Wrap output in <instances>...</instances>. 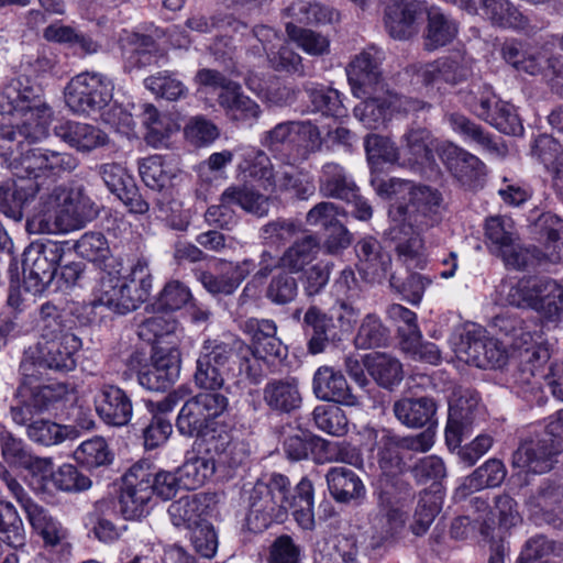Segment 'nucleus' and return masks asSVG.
Masks as SVG:
<instances>
[{"mask_svg": "<svg viewBox=\"0 0 563 563\" xmlns=\"http://www.w3.org/2000/svg\"><path fill=\"white\" fill-rule=\"evenodd\" d=\"M219 104L224 109L228 117L235 121L247 122L258 118L260 106L245 96L236 82L229 86L228 90L221 91L218 96Z\"/></svg>", "mask_w": 563, "mask_h": 563, "instance_id": "46", "label": "nucleus"}, {"mask_svg": "<svg viewBox=\"0 0 563 563\" xmlns=\"http://www.w3.org/2000/svg\"><path fill=\"white\" fill-rule=\"evenodd\" d=\"M479 9L498 26L517 27L526 23L522 13L509 0H481Z\"/></svg>", "mask_w": 563, "mask_h": 563, "instance_id": "62", "label": "nucleus"}, {"mask_svg": "<svg viewBox=\"0 0 563 563\" xmlns=\"http://www.w3.org/2000/svg\"><path fill=\"white\" fill-rule=\"evenodd\" d=\"M26 437L34 443L51 446L65 440H75L80 432L75 426L59 424L49 419L38 418L26 429Z\"/></svg>", "mask_w": 563, "mask_h": 563, "instance_id": "49", "label": "nucleus"}, {"mask_svg": "<svg viewBox=\"0 0 563 563\" xmlns=\"http://www.w3.org/2000/svg\"><path fill=\"white\" fill-rule=\"evenodd\" d=\"M358 97L364 98V101L354 108V114L368 129H377L384 124L388 112L397 106L402 107L405 111L430 108V104L420 100L391 93L385 95L384 87L378 88L376 92L371 90V93H360Z\"/></svg>", "mask_w": 563, "mask_h": 563, "instance_id": "18", "label": "nucleus"}, {"mask_svg": "<svg viewBox=\"0 0 563 563\" xmlns=\"http://www.w3.org/2000/svg\"><path fill=\"white\" fill-rule=\"evenodd\" d=\"M142 464H133L123 477L119 505L120 512L126 520H135L150 512L152 490Z\"/></svg>", "mask_w": 563, "mask_h": 563, "instance_id": "19", "label": "nucleus"}, {"mask_svg": "<svg viewBox=\"0 0 563 563\" xmlns=\"http://www.w3.org/2000/svg\"><path fill=\"white\" fill-rule=\"evenodd\" d=\"M100 175L109 188L130 212L144 214L150 209L147 199L140 192L133 176L118 163H108L100 166Z\"/></svg>", "mask_w": 563, "mask_h": 563, "instance_id": "22", "label": "nucleus"}, {"mask_svg": "<svg viewBox=\"0 0 563 563\" xmlns=\"http://www.w3.org/2000/svg\"><path fill=\"white\" fill-rule=\"evenodd\" d=\"M440 156L451 175L463 187L476 189L483 185L486 166L477 156L453 143L443 145Z\"/></svg>", "mask_w": 563, "mask_h": 563, "instance_id": "21", "label": "nucleus"}, {"mask_svg": "<svg viewBox=\"0 0 563 563\" xmlns=\"http://www.w3.org/2000/svg\"><path fill=\"white\" fill-rule=\"evenodd\" d=\"M465 103L479 119L508 135L523 132L521 120L512 104L501 100L489 85H473Z\"/></svg>", "mask_w": 563, "mask_h": 563, "instance_id": "11", "label": "nucleus"}, {"mask_svg": "<svg viewBox=\"0 0 563 563\" xmlns=\"http://www.w3.org/2000/svg\"><path fill=\"white\" fill-rule=\"evenodd\" d=\"M389 330L376 313H367L361 320L354 343L356 347L368 350L386 345Z\"/></svg>", "mask_w": 563, "mask_h": 563, "instance_id": "58", "label": "nucleus"}, {"mask_svg": "<svg viewBox=\"0 0 563 563\" xmlns=\"http://www.w3.org/2000/svg\"><path fill=\"white\" fill-rule=\"evenodd\" d=\"M406 520L407 515L402 509L377 507V512L371 517V547L380 548L395 538L405 528Z\"/></svg>", "mask_w": 563, "mask_h": 563, "instance_id": "41", "label": "nucleus"}, {"mask_svg": "<svg viewBox=\"0 0 563 563\" xmlns=\"http://www.w3.org/2000/svg\"><path fill=\"white\" fill-rule=\"evenodd\" d=\"M358 257V271L368 283H382L388 275L391 257L383 251L380 243L373 236L361 239L355 246Z\"/></svg>", "mask_w": 563, "mask_h": 563, "instance_id": "31", "label": "nucleus"}, {"mask_svg": "<svg viewBox=\"0 0 563 563\" xmlns=\"http://www.w3.org/2000/svg\"><path fill=\"white\" fill-rule=\"evenodd\" d=\"M563 544L544 534H534L522 544L516 563H558Z\"/></svg>", "mask_w": 563, "mask_h": 563, "instance_id": "48", "label": "nucleus"}, {"mask_svg": "<svg viewBox=\"0 0 563 563\" xmlns=\"http://www.w3.org/2000/svg\"><path fill=\"white\" fill-rule=\"evenodd\" d=\"M207 452L214 462L216 470L224 468L229 471L242 466L250 455L247 443L233 438L227 431L211 434L207 441Z\"/></svg>", "mask_w": 563, "mask_h": 563, "instance_id": "29", "label": "nucleus"}, {"mask_svg": "<svg viewBox=\"0 0 563 563\" xmlns=\"http://www.w3.org/2000/svg\"><path fill=\"white\" fill-rule=\"evenodd\" d=\"M0 539L15 549L25 544L23 521L10 501H0Z\"/></svg>", "mask_w": 563, "mask_h": 563, "instance_id": "61", "label": "nucleus"}, {"mask_svg": "<svg viewBox=\"0 0 563 563\" xmlns=\"http://www.w3.org/2000/svg\"><path fill=\"white\" fill-rule=\"evenodd\" d=\"M41 340L24 352L20 373L26 379L38 380L43 369L66 373L76 367L75 353L81 347V339L65 329L58 309L44 303L40 310Z\"/></svg>", "mask_w": 563, "mask_h": 563, "instance_id": "2", "label": "nucleus"}, {"mask_svg": "<svg viewBox=\"0 0 563 563\" xmlns=\"http://www.w3.org/2000/svg\"><path fill=\"white\" fill-rule=\"evenodd\" d=\"M64 255V245L51 240L32 242L23 252L24 289L42 294L54 280L57 265Z\"/></svg>", "mask_w": 563, "mask_h": 563, "instance_id": "10", "label": "nucleus"}, {"mask_svg": "<svg viewBox=\"0 0 563 563\" xmlns=\"http://www.w3.org/2000/svg\"><path fill=\"white\" fill-rule=\"evenodd\" d=\"M216 472L214 462L210 456L188 454L185 462L176 470L183 488L191 490L205 484Z\"/></svg>", "mask_w": 563, "mask_h": 563, "instance_id": "54", "label": "nucleus"}, {"mask_svg": "<svg viewBox=\"0 0 563 563\" xmlns=\"http://www.w3.org/2000/svg\"><path fill=\"white\" fill-rule=\"evenodd\" d=\"M330 495L339 503L347 504L365 496V486L360 476L352 470L335 466L325 474Z\"/></svg>", "mask_w": 563, "mask_h": 563, "instance_id": "39", "label": "nucleus"}, {"mask_svg": "<svg viewBox=\"0 0 563 563\" xmlns=\"http://www.w3.org/2000/svg\"><path fill=\"white\" fill-rule=\"evenodd\" d=\"M371 186L378 197L393 201L385 236L395 243L398 260L408 269L423 268L426 256L420 234L439 223L442 194L431 186L396 177L373 176Z\"/></svg>", "mask_w": 563, "mask_h": 563, "instance_id": "1", "label": "nucleus"}, {"mask_svg": "<svg viewBox=\"0 0 563 563\" xmlns=\"http://www.w3.org/2000/svg\"><path fill=\"white\" fill-rule=\"evenodd\" d=\"M446 121L451 129L465 140L475 142L488 152H499L497 143L493 141L490 135L486 133L481 125L476 124L464 114L456 112L450 113L446 115Z\"/></svg>", "mask_w": 563, "mask_h": 563, "instance_id": "63", "label": "nucleus"}, {"mask_svg": "<svg viewBox=\"0 0 563 563\" xmlns=\"http://www.w3.org/2000/svg\"><path fill=\"white\" fill-rule=\"evenodd\" d=\"M15 177L13 183L0 186V212L14 222H21L24 209L40 192V183L23 175Z\"/></svg>", "mask_w": 563, "mask_h": 563, "instance_id": "28", "label": "nucleus"}, {"mask_svg": "<svg viewBox=\"0 0 563 563\" xmlns=\"http://www.w3.org/2000/svg\"><path fill=\"white\" fill-rule=\"evenodd\" d=\"M507 301L518 308H531L543 318L558 321L563 316V285L549 277H529L511 287Z\"/></svg>", "mask_w": 563, "mask_h": 563, "instance_id": "8", "label": "nucleus"}, {"mask_svg": "<svg viewBox=\"0 0 563 563\" xmlns=\"http://www.w3.org/2000/svg\"><path fill=\"white\" fill-rule=\"evenodd\" d=\"M144 86L156 97L176 101L188 95V88L169 70H161L144 79Z\"/></svg>", "mask_w": 563, "mask_h": 563, "instance_id": "59", "label": "nucleus"}, {"mask_svg": "<svg viewBox=\"0 0 563 563\" xmlns=\"http://www.w3.org/2000/svg\"><path fill=\"white\" fill-rule=\"evenodd\" d=\"M420 4L416 0H389L384 22L388 34L396 40H407L416 32V19Z\"/></svg>", "mask_w": 563, "mask_h": 563, "instance_id": "33", "label": "nucleus"}, {"mask_svg": "<svg viewBox=\"0 0 563 563\" xmlns=\"http://www.w3.org/2000/svg\"><path fill=\"white\" fill-rule=\"evenodd\" d=\"M93 404L98 417L110 427H125L132 419V399L115 385H101L93 397Z\"/></svg>", "mask_w": 563, "mask_h": 563, "instance_id": "24", "label": "nucleus"}, {"mask_svg": "<svg viewBox=\"0 0 563 563\" xmlns=\"http://www.w3.org/2000/svg\"><path fill=\"white\" fill-rule=\"evenodd\" d=\"M245 375L252 383L261 380L255 361L251 360V347L240 341L227 343L219 340H205L198 351L194 382L205 390H220L228 379Z\"/></svg>", "mask_w": 563, "mask_h": 563, "instance_id": "3", "label": "nucleus"}, {"mask_svg": "<svg viewBox=\"0 0 563 563\" xmlns=\"http://www.w3.org/2000/svg\"><path fill=\"white\" fill-rule=\"evenodd\" d=\"M263 399L269 409L289 413L301 406L298 380L294 377L269 380L263 389Z\"/></svg>", "mask_w": 563, "mask_h": 563, "instance_id": "36", "label": "nucleus"}, {"mask_svg": "<svg viewBox=\"0 0 563 563\" xmlns=\"http://www.w3.org/2000/svg\"><path fill=\"white\" fill-rule=\"evenodd\" d=\"M113 89L112 80L106 75L85 71L73 77L65 87V102L74 113L89 114L110 103Z\"/></svg>", "mask_w": 563, "mask_h": 563, "instance_id": "12", "label": "nucleus"}, {"mask_svg": "<svg viewBox=\"0 0 563 563\" xmlns=\"http://www.w3.org/2000/svg\"><path fill=\"white\" fill-rule=\"evenodd\" d=\"M48 136V129L37 124L29 118L18 125L0 126V156L9 162L15 174V164L29 148L26 146L38 143Z\"/></svg>", "mask_w": 563, "mask_h": 563, "instance_id": "20", "label": "nucleus"}, {"mask_svg": "<svg viewBox=\"0 0 563 563\" xmlns=\"http://www.w3.org/2000/svg\"><path fill=\"white\" fill-rule=\"evenodd\" d=\"M25 516L33 530L43 539L46 549H55L64 543L66 530L43 506L36 504Z\"/></svg>", "mask_w": 563, "mask_h": 563, "instance_id": "47", "label": "nucleus"}, {"mask_svg": "<svg viewBox=\"0 0 563 563\" xmlns=\"http://www.w3.org/2000/svg\"><path fill=\"white\" fill-rule=\"evenodd\" d=\"M312 391L323 401L349 407H358L362 404L361 397L352 393L344 375L331 366H321L314 372Z\"/></svg>", "mask_w": 563, "mask_h": 563, "instance_id": "27", "label": "nucleus"}, {"mask_svg": "<svg viewBox=\"0 0 563 563\" xmlns=\"http://www.w3.org/2000/svg\"><path fill=\"white\" fill-rule=\"evenodd\" d=\"M290 482L282 474L258 479L249 496L247 527L262 532L273 522H280L289 510Z\"/></svg>", "mask_w": 563, "mask_h": 563, "instance_id": "5", "label": "nucleus"}, {"mask_svg": "<svg viewBox=\"0 0 563 563\" xmlns=\"http://www.w3.org/2000/svg\"><path fill=\"white\" fill-rule=\"evenodd\" d=\"M128 366L136 371L140 385L148 390L168 389L180 374V351L175 347L156 346L150 362L145 353L134 351L128 358Z\"/></svg>", "mask_w": 563, "mask_h": 563, "instance_id": "9", "label": "nucleus"}, {"mask_svg": "<svg viewBox=\"0 0 563 563\" xmlns=\"http://www.w3.org/2000/svg\"><path fill=\"white\" fill-rule=\"evenodd\" d=\"M220 200L236 205L256 217H265L269 211V199L247 185L228 187L221 194Z\"/></svg>", "mask_w": 563, "mask_h": 563, "instance_id": "53", "label": "nucleus"}, {"mask_svg": "<svg viewBox=\"0 0 563 563\" xmlns=\"http://www.w3.org/2000/svg\"><path fill=\"white\" fill-rule=\"evenodd\" d=\"M478 415V399L475 395H462L449 404L445 441L451 448H457L468 437Z\"/></svg>", "mask_w": 563, "mask_h": 563, "instance_id": "25", "label": "nucleus"}, {"mask_svg": "<svg viewBox=\"0 0 563 563\" xmlns=\"http://www.w3.org/2000/svg\"><path fill=\"white\" fill-rule=\"evenodd\" d=\"M320 242L313 234L297 239L278 257L279 268L297 274L305 269L318 255Z\"/></svg>", "mask_w": 563, "mask_h": 563, "instance_id": "43", "label": "nucleus"}, {"mask_svg": "<svg viewBox=\"0 0 563 563\" xmlns=\"http://www.w3.org/2000/svg\"><path fill=\"white\" fill-rule=\"evenodd\" d=\"M373 450L380 471L379 476L402 475L407 464L400 450L427 452L433 445V432L422 431L415 435L399 437L389 429H373Z\"/></svg>", "mask_w": 563, "mask_h": 563, "instance_id": "7", "label": "nucleus"}, {"mask_svg": "<svg viewBox=\"0 0 563 563\" xmlns=\"http://www.w3.org/2000/svg\"><path fill=\"white\" fill-rule=\"evenodd\" d=\"M310 453L318 464L328 462H344L352 464L355 457L354 450L339 442H331L320 437L312 435L310 440Z\"/></svg>", "mask_w": 563, "mask_h": 563, "instance_id": "64", "label": "nucleus"}, {"mask_svg": "<svg viewBox=\"0 0 563 563\" xmlns=\"http://www.w3.org/2000/svg\"><path fill=\"white\" fill-rule=\"evenodd\" d=\"M228 405L229 400L222 394L200 393L183 405L176 419V428L184 437H203L213 419L222 415Z\"/></svg>", "mask_w": 563, "mask_h": 563, "instance_id": "14", "label": "nucleus"}, {"mask_svg": "<svg viewBox=\"0 0 563 563\" xmlns=\"http://www.w3.org/2000/svg\"><path fill=\"white\" fill-rule=\"evenodd\" d=\"M357 554L354 537L336 536L317 543L313 563H356Z\"/></svg>", "mask_w": 563, "mask_h": 563, "instance_id": "44", "label": "nucleus"}, {"mask_svg": "<svg viewBox=\"0 0 563 563\" xmlns=\"http://www.w3.org/2000/svg\"><path fill=\"white\" fill-rule=\"evenodd\" d=\"M459 33V23L440 8L427 10V25L423 32V46L432 52L454 41Z\"/></svg>", "mask_w": 563, "mask_h": 563, "instance_id": "37", "label": "nucleus"}, {"mask_svg": "<svg viewBox=\"0 0 563 563\" xmlns=\"http://www.w3.org/2000/svg\"><path fill=\"white\" fill-rule=\"evenodd\" d=\"M1 98L8 103V108L2 107V112H16L24 119L29 118L37 124L49 128L53 111L43 98L42 88L32 84L27 77L20 76L12 79L4 88Z\"/></svg>", "mask_w": 563, "mask_h": 563, "instance_id": "15", "label": "nucleus"}, {"mask_svg": "<svg viewBox=\"0 0 563 563\" xmlns=\"http://www.w3.org/2000/svg\"><path fill=\"white\" fill-rule=\"evenodd\" d=\"M379 49L374 47L363 51L354 57L346 69L347 79L354 95L376 92L384 87L379 63L382 58Z\"/></svg>", "mask_w": 563, "mask_h": 563, "instance_id": "26", "label": "nucleus"}, {"mask_svg": "<svg viewBox=\"0 0 563 563\" xmlns=\"http://www.w3.org/2000/svg\"><path fill=\"white\" fill-rule=\"evenodd\" d=\"M375 495L377 507L401 509L413 496L412 486L401 475L378 476Z\"/></svg>", "mask_w": 563, "mask_h": 563, "instance_id": "45", "label": "nucleus"}, {"mask_svg": "<svg viewBox=\"0 0 563 563\" xmlns=\"http://www.w3.org/2000/svg\"><path fill=\"white\" fill-rule=\"evenodd\" d=\"M140 175L145 186L161 195L156 198V206L164 211L165 203L172 198L173 175L166 169L161 156L145 158L140 165Z\"/></svg>", "mask_w": 563, "mask_h": 563, "instance_id": "40", "label": "nucleus"}, {"mask_svg": "<svg viewBox=\"0 0 563 563\" xmlns=\"http://www.w3.org/2000/svg\"><path fill=\"white\" fill-rule=\"evenodd\" d=\"M365 367L378 386L391 390L404 378L400 361L387 353L375 352L365 356Z\"/></svg>", "mask_w": 563, "mask_h": 563, "instance_id": "42", "label": "nucleus"}, {"mask_svg": "<svg viewBox=\"0 0 563 563\" xmlns=\"http://www.w3.org/2000/svg\"><path fill=\"white\" fill-rule=\"evenodd\" d=\"M506 474L504 463L500 460L490 459L464 479L462 488L473 492L497 487L504 482Z\"/></svg>", "mask_w": 563, "mask_h": 563, "instance_id": "60", "label": "nucleus"}, {"mask_svg": "<svg viewBox=\"0 0 563 563\" xmlns=\"http://www.w3.org/2000/svg\"><path fill=\"white\" fill-rule=\"evenodd\" d=\"M49 199L56 206L52 214L49 210L45 214L47 230L68 232L80 229L98 214L95 203L80 190L55 188Z\"/></svg>", "mask_w": 563, "mask_h": 563, "instance_id": "13", "label": "nucleus"}, {"mask_svg": "<svg viewBox=\"0 0 563 563\" xmlns=\"http://www.w3.org/2000/svg\"><path fill=\"white\" fill-rule=\"evenodd\" d=\"M563 452V434L551 428V420L543 429L529 432L520 438L511 456V465L527 473L544 474L558 463Z\"/></svg>", "mask_w": 563, "mask_h": 563, "instance_id": "6", "label": "nucleus"}, {"mask_svg": "<svg viewBox=\"0 0 563 563\" xmlns=\"http://www.w3.org/2000/svg\"><path fill=\"white\" fill-rule=\"evenodd\" d=\"M386 313L397 325L401 350H413L417 346L418 339H422L417 323V314L399 303L390 305Z\"/></svg>", "mask_w": 563, "mask_h": 563, "instance_id": "55", "label": "nucleus"}, {"mask_svg": "<svg viewBox=\"0 0 563 563\" xmlns=\"http://www.w3.org/2000/svg\"><path fill=\"white\" fill-rule=\"evenodd\" d=\"M142 123L147 132L145 140L153 146L166 144L169 136L179 130V125L168 115L161 114L157 109L150 103L142 106Z\"/></svg>", "mask_w": 563, "mask_h": 563, "instance_id": "51", "label": "nucleus"}, {"mask_svg": "<svg viewBox=\"0 0 563 563\" xmlns=\"http://www.w3.org/2000/svg\"><path fill=\"white\" fill-rule=\"evenodd\" d=\"M303 90L308 95L312 112L332 118L344 115L345 108L336 89L317 82H305Z\"/></svg>", "mask_w": 563, "mask_h": 563, "instance_id": "50", "label": "nucleus"}, {"mask_svg": "<svg viewBox=\"0 0 563 563\" xmlns=\"http://www.w3.org/2000/svg\"><path fill=\"white\" fill-rule=\"evenodd\" d=\"M78 166V159L70 153L42 147H30L15 164V175H23L40 183V190L48 179L70 173Z\"/></svg>", "mask_w": 563, "mask_h": 563, "instance_id": "16", "label": "nucleus"}, {"mask_svg": "<svg viewBox=\"0 0 563 563\" xmlns=\"http://www.w3.org/2000/svg\"><path fill=\"white\" fill-rule=\"evenodd\" d=\"M303 327L306 333L310 335L307 349L312 355L324 352L329 343L338 339L333 317L317 306H310L305 312Z\"/></svg>", "mask_w": 563, "mask_h": 563, "instance_id": "32", "label": "nucleus"}, {"mask_svg": "<svg viewBox=\"0 0 563 563\" xmlns=\"http://www.w3.org/2000/svg\"><path fill=\"white\" fill-rule=\"evenodd\" d=\"M534 228L547 238L545 252L548 261L559 263L563 260V220L556 214L544 212L534 221Z\"/></svg>", "mask_w": 563, "mask_h": 563, "instance_id": "52", "label": "nucleus"}, {"mask_svg": "<svg viewBox=\"0 0 563 563\" xmlns=\"http://www.w3.org/2000/svg\"><path fill=\"white\" fill-rule=\"evenodd\" d=\"M210 497L207 494H188L173 501L168 515L176 528L194 530L199 527L201 516L209 507Z\"/></svg>", "mask_w": 563, "mask_h": 563, "instance_id": "38", "label": "nucleus"}, {"mask_svg": "<svg viewBox=\"0 0 563 563\" xmlns=\"http://www.w3.org/2000/svg\"><path fill=\"white\" fill-rule=\"evenodd\" d=\"M473 58L463 52H454L428 64H415L408 68L412 79L424 86L441 82L454 86L467 80L473 73Z\"/></svg>", "mask_w": 563, "mask_h": 563, "instance_id": "17", "label": "nucleus"}, {"mask_svg": "<svg viewBox=\"0 0 563 563\" xmlns=\"http://www.w3.org/2000/svg\"><path fill=\"white\" fill-rule=\"evenodd\" d=\"M54 133L70 147L81 153H89L108 141L107 134L97 126L76 121L60 122L54 126Z\"/></svg>", "mask_w": 563, "mask_h": 563, "instance_id": "34", "label": "nucleus"}, {"mask_svg": "<svg viewBox=\"0 0 563 563\" xmlns=\"http://www.w3.org/2000/svg\"><path fill=\"white\" fill-rule=\"evenodd\" d=\"M526 506L538 522H545L556 529L563 528V486L549 479L531 493Z\"/></svg>", "mask_w": 563, "mask_h": 563, "instance_id": "23", "label": "nucleus"}, {"mask_svg": "<svg viewBox=\"0 0 563 563\" xmlns=\"http://www.w3.org/2000/svg\"><path fill=\"white\" fill-rule=\"evenodd\" d=\"M286 13L302 24H328L339 20V13L332 8L305 0L291 3L286 9Z\"/></svg>", "mask_w": 563, "mask_h": 563, "instance_id": "57", "label": "nucleus"}, {"mask_svg": "<svg viewBox=\"0 0 563 563\" xmlns=\"http://www.w3.org/2000/svg\"><path fill=\"white\" fill-rule=\"evenodd\" d=\"M393 411L397 420L408 428H423L433 431L438 424L437 404L430 397H405L394 402Z\"/></svg>", "mask_w": 563, "mask_h": 563, "instance_id": "30", "label": "nucleus"}, {"mask_svg": "<svg viewBox=\"0 0 563 563\" xmlns=\"http://www.w3.org/2000/svg\"><path fill=\"white\" fill-rule=\"evenodd\" d=\"M318 184L323 197L340 200L355 197L357 189L345 167L335 162H328L321 166Z\"/></svg>", "mask_w": 563, "mask_h": 563, "instance_id": "35", "label": "nucleus"}, {"mask_svg": "<svg viewBox=\"0 0 563 563\" xmlns=\"http://www.w3.org/2000/svg\"><path fill=\"white\" fill-rule=\"evenodd\" d=\"M151 289L152 275L148 262L139 258L126 276L110 272L101 274L92 307H104L117 314H126L147 300Z\"/></svg>", "mask_w": 563, "mask_h": 563, "instance_id": "4", "label": "nucleus"}, {"mask_svg": "<svg viewBox=\"0 0 563 563\" xmlns=\"http://www.w3.org/2000/svg\"><path fill=\"white\" fill-rule=\"evenodd\" d=\"M485 235L490 252L496 255H499L505 249L509 251L511 243L519 241L512 220L500 216L486 220Z\"/></svg>", "mask_w": 563, "mask_h": 563, "instance_id": "56", "label": "nucleus"}]
</instances>
